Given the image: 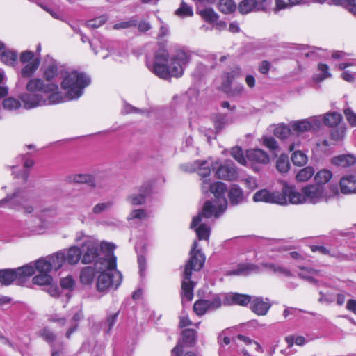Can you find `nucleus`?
<instances>
[{
    "label": "nucleus",
    "mask_w": 356,
    "mask_h": 356,
    "mask_svg": "<svg viewBox=\"0 0 356 356\" xmlns=\"http://www.w3.org/2000/svg\"><path fill=\"white\" fill-rule=\"evenodd\" d=\"M90 83V78L83 73L76 71L67 72L61 83V87L66 91L63 96L58 92V86L56 83H45L41 79H31L26 84L29 92L20 95L19 101L14 97H8L3 101V108L15 111L21 107V102L26 109L39 106L56 104L67 100L77 99L83 89Z\"/></svg>",
    "instance_id": "obj_1"
},
{
    "label": "nucleus",
    "mask_w": 356,
    "mask_h": 356,
    "mask_svg": "<svg viewBox=\"0 0 356 356\" xmlns=\"http://www.w3.org/2000/svg\"><path fill=\"white\" fill-rule=\"evenodd\" d=\"M227 191L226 184L221 181L213 183L211 193L215 197L213 202L207 200L204 202L202 211L193 218L191 228L194 229L202 220V217L206 218H218L227 209V201L225 196Z\"/></svg>",
    "instance_id": "obj_2"
},
{
    "label": "nucleus",
    "mask_w": 356,
    "mask_h": 356,
    "mask_svg": "<svg viewBox=\"0 0 356 356\" xmlns=\"http://www.w3.org/2000/svg\"><path fill=\"white\" fill-rule=\"evenodd\" d=\"M197 242L195 241L190 252V257L185 265L182 275L181 295L182 300L191 301L193 298L195 284L191 280L192 271H199L202 269L205 261L204 254L200 250H196Z\"/></svg>",
    "instance_id": "obj_3"
},
{
    "label": "nucleus",
    "mask_w": 356,
    "mask_h": 356,
    "mask_svg": "<svg viewBox=\"0 0 356 356\" xmlns=\"http://www.w3.org/2000/svg\"><path fill=\"white\" fill-rule=\"evenodd\" d=\"M116 257L111 253L107 259H101L96 262L98 270H106L102 273L97 277V289L99 292H104L110 287L114 286L116 289L121 284L122 275L116 270Z\"/></svg>",
    "instance_id": "obj_4"
},
{
    "label": "nucleus",
    "mask_w": 356,
    "mask_h": 356,
    "mask_svg": "<svg viewBox=\"0 0 356 356\" xmlns=\"http://www.w3.org/2000/svg\"><path fill=\"white\" fill-rule=\"evenodd\" d=\"M191 60V53L182 49H177L172 54L170 64L156 67V75L161 79H168L170 76L181 77L185 66Z\"/></svg>",
    "instance_id": "obj_5"
},
{
    "label": "nucleus",
    "mask_w": 356,
    "mask_h": 356,
    "mask_svg": "<svg viewBox=\"0 0 356 356\" xmlns=\"http://www.w3.org/2000/svg\"><path fill=\"white\" fill-rule=\"evenodd\" d=\"M325 187L321 185L309 184L302 188V193L294 187L289 186L285 193L289 194V202L293 204L309 202L316 204L324 198Z\"/></svg>",
    "instance_id": "obj_6"
},
{
    "label": "nucleus",
    "mask_w": 356,
    "mask_h": 356,
    "mask_svg": "<svg viewBox=\"0 0 356 356\" xmlns=\"http://www.w3.org/2000/svg\"><path fill=\"white\" fill-rule=\"evenodd\" d=\"M31 197V193L24 189H17L13 193L8 195L0 200V207L6 206L15 210H23L26 213H31L34 209L29 203Z\"/></svg>",
    "instance_id": "obj_7"
},
{
    "label": "nucleus",
    "mask_w": 356,
    "mask_h": 356,
    "mask_svg": "<svg viewBox=\"0 0 356 356\" xmlns=\"http://www.w3.org/2000/svg\"><path fill=\"white\" fill-rule=\"evenodd\" d=\"M33 274L34 268L31 264H27L17 269L0 270V283L6 286L13 282L17 285H23Z\"/></svg>",
    "instance_id": "obj_8"
},
{
    "label": "nucleus",
    "mask_w": 356,
    "mask_h": 356,
    "mask_svg": "<svg viewBox=\"0 0 356 356\" xmlns=\"http://www.w3.org/2000/svg\"><path fill=\"white\" fill-rule=\"evenodd\" d=\"M286 188H289L287 184H284L282 191L270 192L266 189H262L256 192L253 196L254 202H264L266 203L286 205L289 202V194L285 193Z\"/></svg>",
    "instance_id": "obj_9"
},
{
    "label": "nucleus",
    "mask_w": 356,
    "mask_h": 356,
    "mask_svg": "<svg viewBox=\"0 0 356 356\" xmlns=\"http://www.w3.org/2000/svg\"><path fill=\"white\" fill-rule=\"evenodd\" d=\"M221 304V298L216 295L211 300L200 299L195 301L193 305V311L197 315L202 316L209 310L219 308Z\"/></svg>",
    "instance_id": "obj_10"
},
{
    "label": "nucleus",
    "mask_w": 356,
    "mask_h": 356,
    "mask_svg": "<svg viewBox=\"0 0 356 356\" xmlns=\"http://www.w3.org/2000/svg\"><path fill=\"white\" fill-rule=\"evenodd\" d=\"M83 255L82 257V263L90 264L95 261V264L101 259L104 257H99L100 250L98 245L94 242L86 240L82 245ZM108 254L107 257H108ZM106 257V259H107Z\"/></svg>",
    "instance_id": "obj_11"
},
{
    "label": "nucleus",
    "mask_w": 356,
    "mask_h": 356,
    "mask_svg": "<svg viewBox=\"0 0 356 356\" xmlns=\"http://www.w3.org/2000/svg\"><path fill=\"white\" fill-rule=\"evenodd\" d=\"M152 192V184L149 182L144 183L138 188L137 193H133L128 196V202L134 206L141 205L145 203L147 197Z\"/></svg>",
    "instance_id": "obj_12"
},
{
    "label": "nucleus",
    "mask_w": 356,
    "mask_h": 356,
    "mask_svg": "<svg viewBox=\"0 0 356 356\" xmlns=\"http://www.w3.org/2000/svg\"><path fill=\"white\" fill-rule=\"evenodd\" d=\"M216 174L220 179L231 181L237 177L236 166L232 161H226L223 164L220 165Z\"/></svg>",
    "instance_id": "obj_13"
},
{
    "label": "nucleus",
    "mask_w": 356,
    "mask_h": 356,
    "mask_svg": "<svg viewBox=\"0 0 356 356\" xmlns=\"http://www.w3.org/2000/svg\"><path fill=\"white\" fill-rule=\"evenodd\" d=\"M271 304L268 298L264 299L263 297H255L253 300L251 299L250 309L251 310L259 316L266 315L270 308Z\"/></svg>",
    "instance_id": "obj_14"
},
{
    "label": "nucleus",
    "mask_w": 356,
    "mask_h": 356,
    "mask_svg": "<svg viewBox=\"0 0 356 356\" xmlns=\"http://www.w3.org/2000/svg\"><path fill=\"white\" fill-rule=\"evenodd\" d=\"M246 159L252 165L255 163L264 165L268 163L270 161L268 154L261 149H252L247 151Z\"/></svg>",
    "instance_id": "obj_15"
},
{
    "label": "nucleus",
    "mask_w": 356,
    "mask_h": 356,
    "mask_svg": "<svg viewBox=\"0 0 356 356\" xmlns=\"http://www.w3.org/2000/svg\"><path fill=\"white\" fill-rule=\"evenodd\" d=\"M251 302V296L245 294L231 293L225 296L224 303L227 305H239L246 306Z\"/></svg>",
    "instance_id": "obj_16"
},
{
    "label": "nucleus",
    "mask_w": 356,
    "mask_h": 356,
    "mask_svg": "<svg viewBox=\"0 0 356 356\" xmlns=\"http://www.w3.org/2000/svg\"><path fill=\"white\" fill-rule=\"evenodd\" d=\"M168 57V51L164 47H161L154 54V63L152 65L147 63V67L156 75V67L157 66H165Z\"/></svg>",
    "instance_id": "obj_17"
},
{
    "label": "nucleus",
    "mask_w": 356,
    "mask_h": 356,
    "mask_svg": "<svg viewBox=\"0 0 356 356\" xmlns=\"http://www.w3.org/2000/svg\"><path fill=\"white\" fill-rule=\"evenodd\" d=\"M331 163L335 166L346 168L355 164L356 157L351 154H341L334 156L331 160Z\"/></svg>",
    "instance_id": "obj_18"
},
{
    "label": "nucleus",
    "mask_w": 356,
    "mask_h": 356,
    "mask_svg": "<svg viewBox=\"0 0 356 356\" xmlns=\"http://www.w3.org/2000/svg\"><path fill=\"white\" fill-rule=\"evenodd\" d=\"M340 188L343 194L356 193V176L348 175L342 177Z\"/></svg>",
    "instance_id": "obj_19"
},
{
    "label": "nucleus",
    "mask_w": 356,
    "mask_h": 356,
    "mask_svg": "<svg viewBox=\"0 0 356 356\" xmlns=\"http://www.w3.org/2000/svg\"><path fill=\"white\" fill-rule=\"evenodd\" d=\"M98 268L96 267V263L95 266H87L83 268L80 273V281L83 284L90 285L93 281L95 276L97 272Z\"/></svg>",
    "instance_id": "obj_20"
},
{
    "label": "nucleus",
    "mask_w": 356,
    "mask_h": 356,
    "mask_svg": "<svg viewBox=\"0 0 356 356\" xmlns=\"http://www.w3.org/2000/svg\"><path fill=\"white\" fill-rule=\"evenodd\" d=\"M228 197L232 205H237L244 200L243 191L238 185L233 184L228 191Z\"/></svg>",
    "instance_id": "obj_21"
},
{
    "label": "nucleus",
    "mask_w": 356,
    "mask_h": 356,
    "mask_svg": "<svg viewBox=\"0 0 356 356\" xmlns=\"http://www.w3.org/2000/svg\"><path fill=\"white\" fill-rule=\"evenodd\" d=\"M65 250V260L69 264H77L81 256L82 251L76 246H72L67 250Z\"/></svg>",
    "instance_id": "obj_22"
},
{
    "label": "nucleus",
    "mask_w": 356,
    "mask_h": 356,
    "mask_svg": "<svg viewBox=\"0 0 356 356\" xmlns=\"http://www.w3.org/2000/svg\"><path fill=\"white\" fill-rule=\"evenodd\" d=\"M51 264V268L54 270H58L65 263V250L57 252L47 257Z\"/></svg>",
    "instance_id": "obj_23"
},
{
    "label": "nucleus",
    "mask_w": 356,
    "mask_h": 356,
    "mask_svg": "<svg viewBox=\"0 0 356 356\" xmlns=\"http://www.w3.org/2000/svg\"><path fill=\"white\" fill-rule=\"evenodd\" d=\"M292 130L297 134L311 130V122L307 119L292 121L290 123Z\"/></svg>",
    "instance_id": "obj_24"
},
{
    "label": "nucleus",
    "mask_w": 356,
    "mask_h": 356,
    "mask_svg": "<svg viewBox=\"0 0 356 356\" xmlns=\"http://www.w3.org/2000/svg\"><path fill=\"white\" fill-rule=\"evenodd\" d=\"M40 60H33L32 62H29L26 64L24 67L21 70L20 74L23 78L31 77L35 71L38 70L40 65Z\"/></svg>",
    "instance_id": "obj_25"
},
{
    "label": "nucleus",
    "mask_w": 356,
    "mask_h": 356,
    "mask_svg": "<svg viewBox=\"0 0 356 356\" xmlns=\"http://www.w3.org/2000/svg\"><path fill=\"white\" fill-rule=\"evenodd\" d=\"M259 268L252 264H241L236 270L232 271L230 275H248L252 272H257Z\"/></svg>",
    "instance_id": "obj_26"
},
{
    "label": "nucleus",
    "mask_w": 356,
    "mask_h": 356,
    "mask_svg": "<svg viewBox=\"0 0 356 356\" xmlns=\"http://www.w3.org/2000/svg\"><path fill=\"white\" fill-rule=\"evenodd\" d=\"M3 63L8 65H14L17 62V54L15 51L6 49L0 54Z\"/></svg>",
    "instance_id": "obj_27"
},
{
    "label": "nucleus",
    "mask_w": 356,
    "mask_h": 356,
    "mask_svg": "<svg viewBox=\"0 0 356 356\" xmlns=\"http://www.w3.org/2000/svg\"><path fill=\"white\" fill-rule=\"evenodd\" d=\"M332 177V173L330 170L323 169L318 171L315 177L314 181L316 185L323 186L327 183Z\"/></svg>",
    "instance_id": "obj_28"
},
{
    "label": "nucleus",
    "mask_w": 356,
    "mask_h": 356,
    "mask_svg": "<svg viewBox=\"0 0 356 356\" xmlns=\"http://www.w3.org/2000/svg\"><path fill=\"white\" fill-rule=\"evenodd\" d=\"M183 343L189 347L193 346L196 343L197 333L195 330L185 329L182 332Z\"/></svg>",
    "instance_id": "obj_29"
},
{
    "label": "nucleus",
    "mask_w": 356,
    "mask_h": 356,
    "mask_svg": "<svg viewBox=\"0 0 356 356\" xmlns=\"http://www.w3.org/2000/svg\"><path fill=\"white\" fill-rule=\"evenodd\" d=\"M257 6V0H243L239 3L238 10L241 14L245 15L256 10Z\"/></svg>",
    "instance_id": "obj_30"
},
{
    "label": "nucleus",
    "mask_w": 356,
    "mask_h": 356,
    "mask_svg": "<svg viewBox=\"0 0 356 356\" xmlns=\"http://www.w3.org/2000/svg\"><path fill=\"white\" fill-rule=\"evenodd\" d=\"M291 127L285 124H278L274 129V135L280 139H286L291 134Z\"/></svg>",
    "instance_id": "obj_31"
},
{
    "label": "nucleus",
    "mask_w": 356,
    "mask_h": 356,
    "mask_svg": "<svg viewBox=\"0 0 356 356\" xmlns=\"http://www.w3.org/2000/svg\"><path fill=\"white\" fill-rule=\"evenodd\" d=\"M341 119V115L339 113H327L323 117V123L329 127H336L340 123Z\"/></svg>",
    "instance_id": "obj_32"
},
{
    "label": "nucleus",
    "mask_w": 356,
    "mask_h": 356,
    "mask_svg": "<svg viewBox=\"0 0 356 356\" xmlns=\"http://www.w3.org/2000/svg\"><path fill=\"white\" fill-rule=\"evenodd\" d=\"M32 266L34 268V270L36 269L40 273L49 274V273L53 270L47 257L37 260L35 266Z\"/></svg>",
    "instance_id": "obj_33"
},
{
    "label": "nucleus",
    "mask_w": 356,
    "mask_h": 356,
    "mask_svg": "<svg viewBox=\"0 0 356 356\" xmlns=\"http://www.w3.org/2000/svg\"><path fill=\"white\" fill-rule=\"evenodd\" d=\"M58 66L55 60H51L44 71V77L47 81H51L58 75Z\"/></svg>",
    "instance_id": "obj_34"
},
{
    "label": "nucleus",
    "mask_w": 356,
    "mask_h": 356,
    "mask_svg": "<svg viewBox=\"0 0 356 356\" xmlns=\"http://www.w3.org/2000/svg\"><path fill=\"white\" fill-rule=\"evenodd\" d=\"M290 168L289 157L286 154H281L276 162V169L282 174L286 173Z\"/></svg>",
    "instance_id": "obj_35"
},
{
    "label": "nucleus",
    "mask_w": 356,
    "mask_h": 356,
    "mask_svg": "<svg viewBox=\"0 0 356 356\" xmlns=\"http://www.w3.org/2000/svg\"><path fill=\"white\" fill-rule=\"evenodd\" d=\"M195 165L197 168L195 172L198 173V175L204 179H207V177L210 175L211 170L209 166L208 165L207 161H195Z\"/></svg>",
    "instance_id": "obj_36"
},
{
    "label": "nucleus",
    "mask_w": 356,
    "mask_h": 356,
    "mask_svg": "<svg viewBox=\"0 0 356 356\" xmlns=\"http://www.w3.org/2000/svg\"><path fill=\"white\" fill-rule=\"evenodd\" d=\"M73 180L74 182L80 183V184H88L89 186L92 187H96L97 184L95 180V178L88 174H79L74 175Z\"/></svg>",
    "instance_id": "obj_37"
},
{
    "label": "nucleus",
    "mask_w": 356,
    "mask_h": 356,
    "mask_svg": "<svg viewBox=\"0 0 356 356\" xmlns=\"http://www.w3.org/2000/svg\"><path fill=\"white\" fill-rule=\"evenodd\" d=\"M314 169L312 167H305L298 172L296 179L301 182L307 181L314 175Z\"/></svg>",
    "instance_id": "obj_38"
},
{
    "label": "nucleus",
    "mask_w": 356,
    "mask_h": 356,
    "mask_svg": "<svg viewBox=\"0 0 356 356\" xmlns=\"http://www.w3.org/2000/svg\"><path fill=\"white\" fill-rule=\"evenodd\" d=\"M236 8V4L233 0H220L218 3L219 10L225 14L234 12Z\"/></svg>",
    "instance_id": "obj_39"
},
{
    "label": "nucleus",
    "mask_w": 356,
    "mask_h": 356,
    "mask_svg": "<svg viewBox=\"0 0 356 356\" xmlns=\"http://www.w3.org/2000/svg\"><path fill=\"white\" fill-rule=\"evenodd\" d=\"M118 314L119 312H117L114 314H111L107 316L105 322L104 323L106 334H111V330L117 322Z\"/></svg>",
    "instance_id": "obj_40"
},
{
    "label": "nucleus",
    "mask_w": 356,
    "mask_h": 356,
    "mask_svg": "<svg viewBox=\"0 0 356 356\" xmlns=\"http://www.w3.org/2000/svg\"><path fill=\"white\" fill-rule=\"evenodd\" d=\"M263 145L275 154L280 152L279 145L277 140L272 136L264 137Z\"/></svg>",
    "instance_id": "obj_41"
},
{
    "label": "nucleus",
    "mask_w": 356,
    "mask_h": 356,
    "mask_svg": "<svg viewBox=\"0 0 356 356\" xmlns=\"http://www.w3.org/2000/svg\"><path fill=\"white\" fill-rule=\"evenodd\" d=\"M195 231L199 240L207 241L209 239L211 229L207 225L202 223L198 227L195 228Z\"/></svg>",
    "instance_id": "obj_42"
},
{
    "label": "nucleus",
    "mask_w": 356,
    "mask_h": 356,
    "mask_svg": "<svg viewBox=\"0 0 356 356\" xmlns=\"http://www.w3.org/2000/svg\"><path fill=\"white\" fill-rule=\"evenodd\" d=\"M52 282V277L47 273H40L33 278V283L37 285H49Z\"/></svg>",
    "instance_id": "obj_43"
},
{
    "label": "nucleus",
    "mask_w": 356,
    "mask_h": 356,
    "mask_svg": "<svg viewBox=\"0 0 356 356\" xmlns=\"http://www.w3.org/2000/svg\"><path fill=\"white\" fill-rule=\"evenodd\" d=\"M225 91L229 96L238 97L241 96L244 93L245 88L242 84H237L233 86H225Z\"/></svg>",
    "instance_id": "obj_44"
},
{
    "label": "nucleus",
    "mask_w": 356,
    "mask_h": 356,
    "mask_svg": "<svg viewBox=\"0 0 356 356\" xmlns=\"http://www.w3.org/2000/svg\"><path fill=\"white\" fill-rule=\"evenodd\" d=\"M263 266H265L266 268L273 270L275 273H280L284 276H286V277H292L293 276L292 273L290 272L289 270H288L282 266H278V265H276V264H274L272 263H266V264H264Z\"/></svg>",
    "instance_id": "obj_45"
},
{
    "label": "nucleus",
    "mask_w": 356,
    "mask_h": 356,
    "mask_svg": "<svg viewBox=\"0 0 356 356\" xmlns=\"http://www.w3.org/2000/svg\"><path fill=\"white\" fill-rule=\"evenodd\" d=\"M201 17L209 23H213L218 20V16L217 13L211 8H205L200 11Z\"/></svg>",
    "instance_id": "obj_46"
},
{
    "label": "nucleus",
    "mask_w": 356,
    "mask_h": 356,
    "mask_svg": "<svg viewBox=\"0 0 356 356\" xmlns=\"http://www.w3.org/2000/svg\"><path fill=\"white\" fill-rule=\"evenodd\" d=\"M175 15L181 17H191L193 15L192 8L186 3L184 1H181L180 7L175 10Z\"/></svg>",
    "instance_id": "obj_47"
},
{
    "label": "nucleus",
    "mask_w": 356,
    "mask_h": 356,
    "mask_svg": "<svg viewBox=\"0 0 356 356\" xmlns=\"http://www.w3.org/2000/svg\"><path fill=\"white\" fill-rule=\"evenodd\" d=\"M291 161L294 165L302 166L307 163V156L301 151H296L293 153Z\"/></svg>",
    "instance_id": "obj_48"
},
{
    "label": "nucleus",
    "mask_w": 356,
    "mask_h": 356,
    "mask_svg": "<svg viewBox=\"0 0 356 356\" xmlns=\"http://www.w3.org/2000/svg\"><path fill=\"white\" fill-rule=\"evenodd\" d=\"M231 155L236 161L240 164L245 165H247V160L243 155V150L239 147H234L231 150Z\"/></svg>",
    "instance_id": "obj_49"
},
{
    "label": "nucleus",
    "mask_w": 356,
    "mask_h": 356,
    "mask_svg": "<svg viewBox=\"0 0 356 356\" xmlns=\"http://www.w3.org/2000/svg\"><path fill=\"white\" fill-rule=\"evenodd\" d=\"M82 314L80 312H77L73 316L71 322V326L69 327L65 334L67 339H70L71 334L77 329L78 323L82 318Z\"/></svg>",
    "instance_id": "obj_50"
},
{
    "label": "nucleus",
    "mask_w": 356,
    "mask_h": 356,
    "mask_svg": "<svg viewBox=\"0 0 356 356\" xmlns=\"http://www.w3.org/2000/svg\"><path fill=\"white\" fill-rule=\"evenodd\" d=\"M113 206L112 202L108 201L106 202L98 203L92 208V213L98 215L103 212L108 211Z\"/></svg>",
    "instance_id": "obj_51"
},
{
    "label": "nucleus",
    "mask_w": 356,
    "mask_h": 356,
    "mask_svg": "<svg viewBox=\"0 0 356 356\" xmlns=\"http://www.w3.org/2000/svg\"><path fill=\"white\" fill-rule=\"evenodd\" d=\"M228 124L227 116L225 114H218L214 118V125L217 131H221L225 124Z\"/></svg>",
    "instance_id": "obj_52"
},
{
    "label": "nucleus",
    "mask_w": 356,
    "mask_h": 356,
    "mask_svg": "<svg viewBox=\"0 0 356 356\" xmlns=\"http://www.w3.org/2000/svg\"><path fill=\"white\" fill-rule=\"evenodd\" d=\"M106 21V16L102 15L98 17L87 21L86 24L88 27L96 29L102 26Z\"/></svg>",
    "instance_id": "obj_53"
},
{
    "label": "nucleus",
    "mask_w": 356,
    "mask_h": 356,
    "mask_svg": "<svg viewBox=\"0 0 356 356\" xmlns=\"http://www.w3.org/2000/svg\"><path fill=\"white\" fill-rule=\"evenodd\" d=\"M138 24V20L132 17L127 21L117 23L113 26L114 29H129L136 27Z\"/></svg>",
    "instance_id": "obj_54"
},
{
    "label": "nucleus",
    "mask_w": 356,
    "mask_h": 356,
    "mask_svg": "<svg viewBox=\"0 0 356 356\" xmlns=\"http://www.w3.org/2000/svg\"><path fill=\"white\" fill-rule=\"evenodd\" d=\"M33 60H40L38 58L34 56V53L31 51H25L21 53L19 61L22 64H27L32 62Z\"/></svg>",
    "instance_id": "obj_55"
},
{
    "label": "nucleus",
    "mask_w": 356,
    "mask_h": 356,
    "mask_svg": "<svg viewBox=\"0 0 356 356\" xmlns=\"http://www.w3.org/2000/svg\"><path fill=\"white\" fill-rule=\"evenodd\" d=\"M40 336L49 343H53L56 339V335L54 333L48 328L41 330L40 332Z\"/></svg>",
    "instance_id": "obj_56"
},
{
    "label": "nucleus",
    "mask_w": 356,
    "mask_h": 356,
    "mask_svg": "<svg viewBox=\"0 0 356 356\" xmlns=\"http://www.w3.org/2000/svg\"><path fill=\"white\" fill-rule=\"evenodd\" d=\"M344 115L348 123L352 127L356 126V113H355L351 108H347L343 111Z\"/></svg>",
    "instance_id": "obj_57"
},
{
    "label": "nucleus",
    "mask_w": 356,
    "mask_h": 356,
    "mask_svg": "<svg viewBox=\"0 0 356 356\" xmlns=\"http://www.w3.org/2000/svg\"><path fill=\"white\" fill-rule=\"evenodd\" d=\"M60 286L64 289L72 290L74 286V280L72 276H67L60 280Z\"/></svg>",
    "instance_id": "obj_58"
},
{
    "label": "nucleus",
    "mask_w": 356,
    "mask_h": 356,
    "mask_svg": "<svg viewBox=\"0 0 356 356\" xmlns=\"http://www.w3.org/2000/svg\"><path fill=\"white\" fill-rule=\"evenodd\" d=\"M148 217L147 212L143 209H136L131 211L129 219H145Z\"/></svg>",
    "instance_id": "obj_59"
},
{
    "label": "nucleus",
    "mask_w": 356,
    "mask_h": 356,
    "mask_svg": "<svg viewBox=\"0 0 356 356\" xmlns=\"http://www.w3.org/2000/svg\"><path fill=\"white\" fill-rule=\"evenodd\" d=\"M307 120L311 122V130H316L318 129L321 127L322 122H323V117L322 118L321 115L314 116Z\"/></svg>",
    "instance_id": "obj_60"
},
{
    "label": "nucleus",
    "mask_w": 356,
    "mask_h": 356,
    "mask_svg": "<svg viewBox=\"0 0 356 356\" xmlns=\"http://www.w3.org/2000/svg\"><path fill=\"white\" fill-rule=\"evenodd\" d=\"M318 68L323 73V76L318 81H322L331 76V74L329 72V67L327 64L320 63L318 65Z\"/></svg>",
    "instance_id": "obj_61"
},
{
    "label": "nucleus",
    "mask_w": 356,
    "mask_h": 356,
    "mask_svg": "<svg viewBox=\"0 0 356 356\" xmlns=\"http://www.w3.org/2000/svg\"><path fill=\"white\" fill-rule=\"evenodd\" d=\"M241 69L239 67H236L232 72L227 74V82L230 84L233 79L241 76Z\"/></svg>",
    "instance_id": "obj_62"
},
{
    "label": "nucleus",
    "mask_w": 356,
    "mask_h": 356,
    "mask_svg": "<svg viewBox=\"0 0 356 356\" xmlns=\"http://www.w3.org/2000/svg\"><path fill=\"white\" fill-rule=\"evenodd\" d=\"M136 26L138 27V31L143 33L147 32L152 29L150 23L145 20L140 21V22H138Z\"/></svg>",
    "instance_id": "obj_63"
},
{
    "label": "nucleus",
    "mask_w": 356,
    "mask_h": 356,
    "mask_svg": "<svg viewBox=\"0 0 356 356\" xmlns=\"http://www.w3.org/2000/svg\"><path fill=\"white\" fill-rule=\"evenodd\" d=\"M275 7L273 10L275 13L278 12L280 10L289 8V2H286L284 0H275Z\"/></svg>",
    "instance_id": "obj_64"
}]
</instances>
